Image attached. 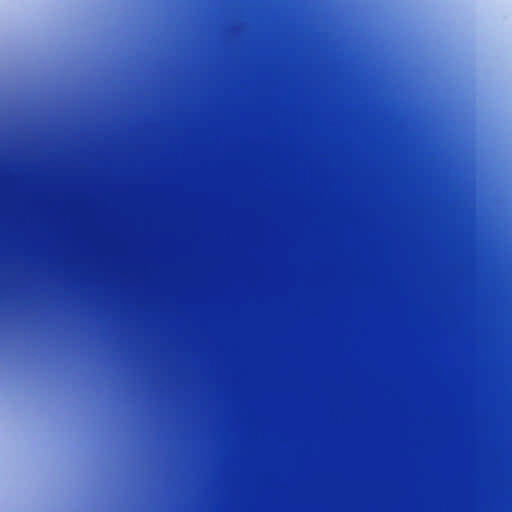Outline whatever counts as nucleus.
<instances>
[{"instance_id":"obj_1","label":"nucleus","mask_w":512,"mask_h":512,"mask_svg":"<svg viewBox=\"0 0 512 512\" xmlns=\"http://www.w3.org/2000/svg\"><path fill=\"white\" fill-rule=\"evenodd\" d=\"M492 291H482V316H282V320H512V275L491 272Z\"/></svg>"},{"instance_id":"obj_2","label":"nucleus","mask_w":512,"mask_h":512,"mask_svg":"<svg viewBox=\"0 0 512 512\" xmlns=\"http://www.w3.org/2000/svg\"><path fill=\"white\" fill-rule=\"evenodd\" d=\"M282 328H512V322H282Z\"/></svg>"}]
</instances>
